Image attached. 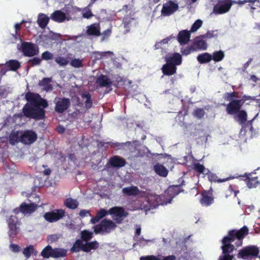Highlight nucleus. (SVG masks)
<instances>
[{"label":"nucleus","instance_id":"1","mask_svg":"<svg viewBox=\"0 0 260 260\" xmlns=\"http://www.w3.org/2000/svg\"><path fill=\"white\" fill-rule=\"evenodd\" d=\"M248 234V229L246 226L239 230H230L228 235L222 239L221 248L222 254L219 256L218 260H233L234 255L231 253L236 249V247L242 245L243 240Z\"/></svg>","mask_w":260,"mask_h":260},{"label":"nucleus","instance_id":"2","mask_svg":"<svg viewBox=\"0 0 260 260\" xmlns=\"http://www.w3.org/2000/svg\"><path fill=\"white\" fill-rule=\"evenodd\" d=\"M25 99L27 103L22 108L23 115L27 118L42 120L45 117V109L48 106L47 101L37 93L28 91Z\"/></svg>","mask_w":260,"mask_h":260},{"label":"nucleus","instance_id":"3","mask_svg":"<svg viewBox=\"0 0 260 260\" xmlns=\"http://www.w3.org/2000/svg\"><path fill=\"white\" fill-rule=\"evenodd\" d=\"M259 248L255 245H249L242 248L237 254L239 258L244 260H251L258 257Z\"/></svg>","mask_w":260,"mask_h":260},{"label":"nucleus","instance_id":"4","mask_svg":"<svg viewBox=\"0 0 260 260\" xmlns=\"http://www.w3.org/2000/svg\"><path fill=\"white\" fill-rule=\"evenodd\" d=\"M115 222L110 219H104L101 221L100 223L94 225L93 227V232L95 234L109 233L116 228Z\"/></svg>","mask_w":260,"mask_h":260},{"label":"nucleus","instance_id":"5","mask_svg":"<svg viewBox=\"0 0 260 260\" xmlns=\"http://www.w3.org/2000/svg\"><path fill=\"white\" fill-rule=\"evenodd\" d=\"M7 223L9 228L8 235L11 238H14L19 233L20 220L15 215H11L7 219Z\"/></svg>","mask_w":260,"mask_h":260},{"label":"nucleus","instance_id":"6","mask_svg":"<svg viewBox=\"0 0 260 260\" xmlns=\"http://www.w3.org/2000/svg\"><path fill=\"white\" fill-rule=\"evenodd\" d=\"M55 111L58 113H62L67 110L71 106V101L69 98L56 96L54 99Z\"/></svg>","mask_w":260,"mask_h":260},{"label":"nucleus","instance_id":"7","mask_svg":"<svg viewBox=\"0 0 260 260\" xmlns=\"http://www.w3.org/2000/svg\"><path fill=\"white\" fill-rule=\"evenodd\" d=\"M66 211L62 209H54L51 211L46 212L43 217L50 223H53L62 219L65 216Z\"/></svg>","mask_w":260,"mask_h":260},{"label":"nucleus","instance_id":"8","mask_svg":"<svg viewBox=\"0 0 260 260\" xmlns=\"http://www.w3.org/2000/svg\"><path fill=\"white\" fill-rule=\"evenodd\" d=\"M21 51L25 56L32 57L38 55L39 51L38 47L31 42H23L21 45Z\"/></svg>","mask_w":260,"mask_h":260},{"label":"nucleus","instance_id":"9","mask_svg":"<svg viewBox=\"0 0 260 260\" xmlns=\"http://www.w3.org/2000/svg\"><path fill=\"white\" fill-rule=\"evenodd\" d=\"M37 134L31 130L24 131L20 136V142L25 145L34 143L37 139Z\"/></svg>","mask_w":260,"mask_h":260},{"label":"nucleus","instance_id":"10","mask_svg":"<svg viewBox=\"0 0 260 260\" xmlns=\"http://www.w3.org/2000/svg\"><path fill=\"white\" fill-rule=\"evenodd\" d=\"M244 102L242 100H233L226 105V112L229 115H234L240 111Z\"/></svg>","mask_w":260,"mask_h":260},{"label":"nucleus","instance_id":"11","mask_svg":"<svg viewBox=\"0 0 260 260\" xmlns=\"http://www.w3.org/2000/svg\"><path fill=\"white\" fill-rule=\"evenodd\" d=\"M201 195L202 198L200 202L202 205L209 206L214 202L213 190L212 187L208 190H204L202 191Z\"/></svg>","mask_w":260,"mask_h":260},{"label":"nucleus","instance_id":"12","mask_svg":"<svg viewBox=\"0 0 260 260\" xmlns=\"http://www.w3.org/2000/svg\"><path fill=\"white\" fill-rule=\"evenodd\" d=\"M157 199V197L155 196H150L147 197L145 199V202L140 204L141 209L145 211H148L155 208L159 205L158 202L156 201Z\"/></svg>","mask_w":260,"mask_h":260},{"label":"nucleus","instance_id":"13","mask_svg":"<svg viewBox=\"0 0 260 260\" xmlns=\"http://www.w3.org/2000/svg\"><path fill=\"white\" fill-rule=\"evenodd\" d=\"M232 5L231 0L223 2L215 5L213 7V12L215 14H222L228 12Z\"/></svg>","mask_w":260,"mask_h":260},{"label":"nucleus","instance_id":"14","mask_svg":"<svg viewBox=\"0 0 260 260\" xmlns=\"http://www.w3.org/2000/svg\"><path fill=\"white\" fill-rule=\"evenodd\" d=\"M178 9V5L172 1H169L163 5L161 12V15L170 16Z\"/></svg>","mask_w":260,"mask_h":260},{"label":"nucleus","instance_id":"15","mask_svg":"<svg viewBox=\"0 0 260 260\" xmlns=\"http://www.w3.org/2000/svg\"><path fill=\"white\" fill-rule=\"evenodd\" d=\"M108 163L113 168H120L125 166L126 162L124 158L118 155H113L109 158Z\"/></svg>","mask_w":260,"mask_h":260},{"label":"nucleus","instance_id":"16","mask_svg":"<svg viewBox=\"0 0 260 260\" xmlns=\"http://www.w3.org/2000/svg\"><path fill=\"white\" fill-rule=\"evenodd\" d=\"M166 62L176 67L182 63V58L181 55L178 53H174L172 56L165 57Z\"/></svg>","mask_w":260,"mask_h":260},{"label":"nucleus","instance_id":"17","mask_svg":"<svg viewBox=\"0 0 260 260\" xmlns=\"http://www.w3.org/2000/svg\"><path fill=\"white\" fill-rule=\"evenodd\" d=\"M190 38V31L187 30H183L179 32L177 40L181 45L188 43Z\"/></svg>","mask_w":260,"mask_h":260},{"label":"nucleus","instance_id":"18","mask_svg":"<svg viewBox=\"0 0 260 260\" xmlns=\"http://www.w3.org/2000/svg\"><path fill=\"white\" fill-rule=\"evenodd\" d=\"M255 173H251L247 176V185L249 188H255L260 185L258 178L257 176H255Z\"/></svg>","mask_w":260,"mask_h":260},{"label":"nucleus","instance_id":"19","mask_svg":"<svg viewBox=\"0 0 260 260\" xmlns=\"http://www.w3.org/2000/svg\"><path fill=\"white\" fill-rule=\"evenodd\" d=\"M38 208V205L36 203L27 204L23 202L21 204V213L24 214H31Z\"/></svg>","mask_w":260,"mask_h":260},{"label":"nucleus","instance_id":"20","mask_svg":"<svg viewBox=\"0 0 260 260\" xmlns=\"http://www.w3.org/2000/svg\"><path fill=\"white\" fill-rule=\"evenodd\" d=\"M96 83L102 87H109L112 85V81L106 75L102 74L97 78Z\"/></svg>","mask_w":260,"mask_h":260},{"label":"nucleus","instance_id":"21","mask_svg":"<svg viewBox=\"0 0 260 260\" xmlns=\"http://www.w3.org/2000/svg\"><path fill=\"white\" fill-rule=\"evenodd\" d=\"M161 70L164 75L170 76L176 73L177 67L166 62L162 66Z\"/></svg>","mask_w":260,"mask_h":260},{"label":"nucleus","instance_id":"22","mask_svg":"<svg viewBox=\"0 0 260 260\" xmlns=\"http://www.w3.org/2000/svg\"><path fill=\"white\" fill-rule=\"evenodd\" d=\"M66 15L64 13L60 10H56L50 16V18L54 21L61 23L66 19Z\"/></svg>","mask_w":260,"mask_h":260},{"label":"nucleus","instance_id":"23","mask_svg":"<svg viewBox=\"0 0 260 260\" xmlns=\"http://www.w3.org/2000/svg\"><path fill=\"white\" fill-rule=\"evenodd\" d=\"M192 45V46H194V47L197 49V51L205 50L207 48L206 42L202 39L200 37H196Z\"/></svg>","mask_w":260,"mask_h":260},{"label":"nucleus","instance_id":"24","mask_svg":"<svg viewBox=\"0 0 260 260\" xmlns=\"http://www.w3.org/2000/svg\"><path fill=\"white\" fill-rule=\"evenodd\" d=\"M122 192L123 194L129 196H136L140 194L141 191L139 190L137 186H132L123 188Z\"/></svg>","mask_w":260,"mask_h":260},{"label":"nucleus","instance_id":"25","mask_svg":"<svg viewBox=\"0 0 260 260\" xmlns=\"http://www.w3.org/2000/svg\"><path fill=\"white\" fill-rule=\"evenodd\" d=\"M109 214L114 215L119 217H125L127 215V213L125 212L122 207L117 206L111 208L109 210Z\"/></svg>","mask_w":260,"mask_h":260},{"label":"nucleus","instance_id":"26","mask_svg":"<svg viewBox=\"0 0 260 260\" xmlns=\"http://www.w3.org/2000/svg\"><path fill=\"white\" fill-rule=\"evenodd\" d=\"M86 33L88 36L99 37L101 36L100 28L99 25L92 24L87 27Z\"/></svg>","mask_w":260,"mask_h":260},{"label":"nucleus","instance_id":"27","mask_svg":"<svg viewBox=\"0 0 260 260\" xmlns=\"http://www.w3.org/2000/svg\"><path fill=\"white\" fill-rule=\"evenodd\" d=\"M182 190H181V185H172L169 187L166 193L171 198H173L178 195Z\"/></svg>","mask_w":260,"mask_h":260},{"label":"nucleus","instance_id":"28","mask_svg":"<svg viewBox=\"0 0 260 260\" xmlns=\"http://www.w3.org/2000/svg\"><path fill=\"white\" fill-rule=\"evenodd\" d=\"M207 174L208 175V180L211 182H214L222 183V182H224L226 181L230 180L231 179H233L235 178L234 176H230L226 178L221 179L218 178V177L215 174L209 172V173H207Z\"/></svg>","mask_w":260,"mask_h":260},{"label":"nucleus","instance_id":"29","mask_svg":"<svg viewBox=\"0 0 260 260\" xmlns=\"http://www.w3.org/2000/svg\"><path fill=\"white\" fill-rule=\"evenodd\" d=\"M50 18L43 13L38 15L37 23L42 28H45L49 23Z\"/></svg>","mask_w":260,"mask_h":260},{"label":"nucleus","instance_id":"30","mask_svg":"<svg viewBox=\"0 0 260 260\" xmlns=\"http://www.w3.org/2000/svg\"><path fill=\"white\" fill-rule=\"evenodd\" d=\"M52 78H44L42 80L39 81L38 85L40 86L43 87L44 90L48 91L49 90H52L53 89V87L50 84Z\"/></svg>","mask_w":260,"mask_h":260},{"label":"nucleus","instance_id":"31","mask_svg":"<svg viewBox=\"0 0 260 260\" xmlns=\"http://www.w3.org/2000/svg\"><path fill=\"white\" fill-rule=\"evenodd\" d=\"M5 66L9 70L12 71H16L21 67L20 63L16 59L9 60L6 62Z\"/></svg>","mask_w":260,"mask_h":260},{"label":"nucleus","instance_id":"32","mask_svg":"<svg viewBox=\"0 0 260 260\" xmlns=\"http://www.w3.org/2000/svg\"><path fill=\"white\" fill-rule=\"evenodd\" d=\"M155 172L159 176L165 177L168 175V170L162 165L156 164L154 166Z\"/></svg>","mask_w":260,"mask_h":260},{"label":"nucleus","instance_id":"33","mask_svg":"<svg viewBox=\"0 0 260 260\" xmlns=\"http://www.w3.org/2000/svg\"><path fill=\"white\" fill-rule=\"evenodd\" d=\"M99 247V243L96 241L85 242L84 243L83 251L89 252L91 250H95Z\"/></svg>","mask_w":260,"mask_h":260},{"label":"nucleus","instance_id":"34","mask_svg":"<svg viewBox=\"0 0 260 260\" xmlns=\"http://www.w3.org/2000/svg\"><path fill=\"white\" fill-rule=\"evenodd\" d=\"M198 61L201 64L206 63L209 62L212 60V55L208 52H205L200 54L197 58Z\"/></svg>","mask_w":260,"mask_h":260},{"label":"nucleus","instance_id":"35","mask_svg":"<svg viewBox=\"0 0 260 260\" xmlns=\"http://www.w3.org/2000/svg\"><path fill=\"white\" fill-rule=\"evenodd\" d=\"M64 205L68 208L74 210L78 207L79 203L76 200L69 198L64 200Z\"/></svg>","mask_w":260,"mask_h":260},{"label":"nucleus","instance_id":"36","mask_svg":"<svg viewBox=\"0 0 260 260\" xmlns=\"http://www.w3.org/2000/svg\"><path fill=\"white\" fill-rule=\"evenodd\" d=\"M67 254V250L61 248H53L52 257L58 258L65 257Z\"/></svg>","mask_w":260,"mask_h":260},{"label":"nucleus","instance_id":"37","mask_svg":"<svg viewBox=\"0 0 260 260\" xmlns=\"http://www.w3.org/2000/svg\"><path fill=\"white\" fill-rule=\"evenodd\" d=\"M84 243L80 239H77L74 243L70 250L72 252H78L81 250L83 251Z\"/></svg>","mask_w":260,"mask_h":260},{"label":"nucleus","instance_id":"38","mask_svg":"<svg viewBox=\"0 0 260 260\" xmlns=\"http://www.w3.org/2000/svg\"><path fill=\"white\" fill-rule=\"evenodd\" d=\"M53 248L52 247L48 245L41 251V255L45 258L52 257Z\"/></svg>","mask_w":260,"mask_h":260},{"label":"nucleus","instance_id":"39","mask_svg":"<svg viewBox=\"0 0 260 260\" xmlns=\"http://www.w3.org/2000/svg\"><path fill=\"white\" fill-rule=\"evenodd\" d=\"M80 235L81 240L85 242L90 241L93 237L92 233L86 230L81 231Z\"/></svg>","mask_w":260,"mask_h":260},{"label":"nucleus","instance_id":"40","mask_svg":"<svg viewBox=\"0 0 260 260\" xmlns=\"http://www.w3.org/2000/svg\"><path fill=\"white\" fill-rule=\"evenodd\" d=\"M212 55V60L215 62H219L221 61L224 57V53L222 50L215 51L213 53Z\"/></svg>","mask_w":260,"mask_h":260},{"label":"nucleus","instance_id":"41","mask_svg":"<svg viewBox=\"0 0 260 260\" xmlns=\"http://www.w3.org/2000/svg\"><path fill=\"white\" fill-rule=\"evenodd\" d=\"M82 99H86L85 101V107L87 109H90L92 106V101L91 99V95L88 92H84L81 94Z\"/></svg>","mask_w":260,"mask_h":260},{"label":"nucleus","instance_id":"42","mask_svg":"<svg viewBox=\"0 0 260 260\" xmlns=\"http://www.w3.org/2000/svg\"><path fill=\"white\" fill-rule=\"evenodd\" d=\"M237 115L238 121L241 124H244L247 121V114L245 111L240 110Z\"/></svg>","mask_w":260,"mask_h":260},{"label":"nucleus","instance_id":"43","mask_svg":"<svg viewBox=\"0 0 260 260\" xmlns=\"http://www.w3.org/2000/svg\"><path fill=\"white\" fill-rule=\"evenodd\" d=\"M19 140L18 132L11 133L9 136V143L12 145H14L16 143L20 142Z\"/></svg>","mask_w":260,"mask_h":260},{"label":"nucleus","instance_id":"44","mask_svg":"<svg viewBox=\"0 0 260 260\" xmlns=\"http://www.w3.org/2000/svg\"><path fill=\"white\" fill-rule=\"evenodd\" d=\"M55 61L59 66H66L69 62V60L68 57H63V56H61L55 57Z\"/></svg>","mask_w":260,"mask_h":260},{"label":"nucleus","instance_id":"45","mask_svg":"<svg viewBox=\"0 0 260 260\" xmlns=\"http://www.w3.org/2000/svg\"><path fill=\"white\" fill-rule=\"evenodd\" d=\"M194 51H197V49H195L194 46L192 45L190 46H188L185 48H181V52L183 55H187L189 54L191 52H193Z\"/></svg>","mask_w":260,"mask_h":260},{"label":"nucleus","instance_id":"46","mask_svg":"<svg viewBox=\"0 0 260 260\" xmlns=\"http://www.w3.org/2000/svg\"><path fill=\"white\" fill-rule=\"evenodd\" d=\"M34 251L35 249L34 246L32 245H30L23 249L22 253L26 258H28L30 256L31 253L34 252Z\"/></svg>","mask_w":260,"mask_h":260},{"label":"nucleus","instance_id":"47","mask_svg":"<svg viewBox=\"0 0 260 260\" xmlns=\"http://www.w3.org/2000/svg\"><path fill=\"white\" fill-rule=\"evenodd\" d=\"M70 65L75 68H80L83 67L82 60L79 58L73 59L70 62Z\"/></svg>","mask_w":260,"mask_h":260},{"label":"nucleus","instance_id":"48","mask_svg":"<svg viewBox=\"0 0 260 260\" xmlns=\"http://www.w3.org/2000/svg\"><path fill=\"white\" fill-rule=\"evenodd\" d=\"M192 169L197 172L201 174L204 173V171L205 170V167L200 164V163H194L192 165Z\"/></svg>","mask_w":260,"mask_h":260},{"label":"nucleus","instance_id":"49","mask_svg":"<svg viewBox=\"0 0 260 260\" xmlns=\"http://www.w3.org/2000/svg\"><path fill=\"white\" fill-rule=\"evenodd\" d=\"M203 22L200 19L197 20L192 24L190 30V32L196 31L202 25Z\"/></svg>","mask_w":260,"mask_h":260},{"label":"nucleus","instance_id":"50","mask_svg":"<svg viewBox=\"0 0 260 260\" xmlns=\"http://www.w3.org/2000/svg\"><path fill=\"white\" fill-rule=\"evenodd\" d=\"M41 59L37 57H34L32 59H30L28 61V64L31 67L39 65L41 63Z\"/></svg>","mask_w":260,"mask_h":260},{"label":"nucleus","instance_id":"51","mask_svg":"<svg viewBox=\"0 0 260 260\" xmlns=\"http://www.w3.org/2000/svg\"><path fill=\"white\" fill-rule=\"evenodd\" d=\"M238 97V94L236 92H232L231 93H226L224 95V99L228 101H233V98H236Z\"/></svg>","mask_w":260,"mask_h":260},{"label":"nucleus","instance_id":"52","mask_svg":"<svg viewBox=\"0 0 260 260\" xmlns=\"http://www.w3.org/2000/svg\"><path fill=\"white\" fill-rule=\"evenodd\" d=\"M193 115L194 116L198 117L199 119H201L204 116L205 111L203 109L197 108L194 110L193 112Z\"/></svg>","mask_w":260,"mask_h":260},{"label":"nucleus","instance_id":"53","mask_svg":"<svg viewBox=\"0 0 260 260\" xmlns=\"http://www.w3.org/2000/svg\"><path fill=\"white\" fill-rule=\"evenodd\" d=\"M112 33V30L110 28L104 30L102 33H101V35L102 36L101 38V41H103L105 39L108 38Z\"/></svg>","mask_w":260,"mask_h":260},{"label":"nucleus","instance_id":"54","mask_svg":"<svg viewBox=\"0 0 260 260\" xmlns=\"http://www.w3.org/2000/svg\"><path fill=\"white\" fill-rule=\"evenodd\" d=\"M107 214H109V210L107 211L104 209H101L97 212L96 215L101 219Z\"/></svg>","mask_w":260,"mask_h":260},{"label":"nucleus","instance_id":"55","mask_svg":"<svg viewBox=\"0 0 260 260\" xmlns=\"http://www.w3.org/2000/svg\"><path fill=\"white\" fill-rule=\"evenodd\" d=\"M53 57V54L48 51H45L42 54V59L46 60L52 59Z\"/></svg>","mask_w":260,"mask_h":260},{"label":"nucleus","instance_id":"56","mask_svg":"<svg viewBox=\"0 0 260 260\" xmlns=\"http://www.w3.org/2000/svg\"><path fill=\"white\" fill-rule=\"evenodd\" d=\"M140 260H160V258L153 255H151L141 256L140 257Z\"/></svg>","mask_w":260,"mask_h":260},{"label":"nucleus","instance_id":"57","mask_svg":"<svg viewBox=\"0 0 260 260\" xmlns=\"http://www.w3.org/2000/svg\"><path fill=\"white\" fill-rule=\"evenodd\" d=\"M8 95L7 90L5 88H0V98H6Z\"/></svg>","mask_w":260,"mask_h":260},{"label":"nucleus","instance_id":"58","mask_svg":"<svg viewBox=\"0 0 260 260\" xmlns=\"http://www.w3.org/2000/svg\"><path fill=\"white\" fill-rule=\"evenodd\" d=\"M10 248L11 250L15 252H18L20 250V247L17 244H12L10 245Z\"/></svg>","mask_w":260,"mask_h":260},{"label":"nucleus","instance_id":"59","mask_svg":"<svg viewBox=\"0 0 260 260\" xmlns=\"http://www.w3.org/2000/svg\"><path fill=\"white\" fill-rule=\"evenodd\" d=\"M256 2H259L258 0H243V1H239L238 2V4L239 5H242L245 4L246 3H250L252 4H254Z\"/></svg>","mask_w":260,"mask_h":260},{"label":"nucleus","instance_id":"60","mask_svg":"<svg viewBox=\"0 0 260 260\" xmlns=\"http://www.w3.org/2000/svg\"><path fill=\"white\" fill-rule=\"evenodd\" d=\"M57 240L58 237L56 235H51L48 238V241L50 243L56 242Z\"/></svg>","mask_w":260,"mask_h":260},{"label":"nucleus","instance_id":"61","mask_svg":"<svg viewBox=\"0 0 260 260\" xmlns=\"http://www.w3.org/2000/svg\"><path fill=\"white\" fill-rule=\"evenodd\" d=\"M135 241H137V244H141L143 241H145L147 243L148 242L150 241V240H145L143 237H135Z\"/></svg>","mask_w":260,"mask_h":260},{"label":"nucleus","instance_id":"62","mask_svg":"<svg viewBox=\"0 0 260 260\" xmlns=\"http://www.w3.org/2000/svg\"><path fill=\"white\" fill-rule=\"evenodd\" d=\"M93 16V14H92L91 12L90 11H87L86 12L84 13L83 14V16L84 18H90Z\"/></svg>","mask_w":260,"mask_h":260},{"label":"nucleus","instance_id":"63","mask_svg":"<svg viewBox=\"0 0 260 260\" xmlns=\"http://www.w3.org/2000/svg\"><path fill=\"white\" fill-rule=\"evenodd\" d=\"M9 69L7 67H2L0 70V75L1 77L4 76Z\"/></svg>","mask_w":260,"mask_h":260},{"label":"nucleus","instance_id":"64","mask_svg":"<svg viewBox=\"0 0 260 260\" xmlns=\"http://www.w3.org/2000/svg\"><path fill=\"white\" fill-rule=\"evenodd\" d=\"M160 260H176V257L174 255H169L166 257H164L162 259Z\"/></svg>","mask_w":260,"mask_h":260}]
</instances>
